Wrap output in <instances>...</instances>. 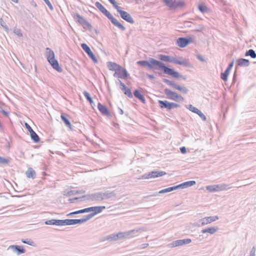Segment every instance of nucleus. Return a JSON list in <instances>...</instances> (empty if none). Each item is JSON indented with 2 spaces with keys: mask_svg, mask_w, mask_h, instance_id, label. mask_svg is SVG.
<instances>
[{
  "mask_svg": "<svg viewBox=\"0 0 256 256\" xmlns=\"http://www.w3.org/2000/svg\"><path fill=\"white\" fill-rule=\"evenodd\" d=\"M137 64L146 67L150 70H162L164 74H168L175 78H182L184 80L186 79V76L180 74L174 69L166 66V64L161 61L155 60L153 58H150L148 60H139L137 62Z\"/></svg>",
  "mask_w": 256,
  "mask_h": 256,
  "instance_id": "1",
  "label": "nucleus"
},
{
  "mask_svg": "<svg viewBox=\"0 0 256 256\" xmlns=\"http://www.w3.org/2000/svg\"><path fill=\"white\" fill-rule=\"evenodd\" d=\"M106 208L105 206H92L90 208H85L84 209L80 210L77 211H75L74 212H70L68 214L67 216H72L74 214H83L85 212H93L90 213L84 216L83 218L82 219H86L84 220V222L87 220L91 219L93 218L95 215L98 214H99L102 212L103 210Z\"/></svg>",
  "mask_w": 256,
  "mask_h": 256,
  "instance_id": "2",
  "label": "nucleus"
},
{
  "mask_svg": "<svg viewBox=\"0 0 256 256\" xmlns=\"http://www.w3.org/2000/svg\"><path fill=\"white\" fill-rule=\"evenodd\" d=\"M95 6L110 20L114 25L117 26L122 31L126 30V28L118 22L100 2H96L95 3Z\"/></svg>",
  "mask_w": 256,
  "mask_h": 256,
  "instance_id": "3",
  "label": "nucleus"
},
{
  "mask_svg": "<svg viewBox=\"0 0 256 256\" xmlns=\"http://www.w3.org/2000/svg\"><path fill=\"white\" fill-rule=\"evenodd\" d=\"M232 187L233 186L231 184H222L206 186V190L210 192H214L218 191L227 190Z\"/></svg>",
  "mask_w": 256,
  "mask_h": 256,
  "instance_id": "4",
  "label": "nucleus"
},
{
  "mask_svg": "<svg viewBox=\"0 0 256 256\" xmlns=\"http://www.w3.org/2000/svg\"><path fill=\"white\" fill-rule=\"evenodd\" d=\"M113 6L116 10L117 12L120 14V17L126 22L133 24L134 21L132 16L126 12L121 10V8L118 6L116 2L112 4Z\"/></svg>",
  "mask_w": 256,
  "mask_h": 256,
  "instance_id": "5",
  "label": "nucleus"
},
{
  "mask_svg": "<svg viewBox=\"0 0 256 256\" xmlns=\"http://www.w3.org/2000/svg\"><path fill=\"white\" fill-rule=\"evenodd\" d=\"M162 81L168 86L172 87L175 90L180 91L182 94H187L189 91L186 87L177 84L174 81L170 80L166 78H164Z\"/></svg>",
  "mask_w": 256,
  "mask_h": 256,
  "instance_id": "6",
  "label": "nucleus"
},
{
  "mask_svg": "<svg viewBox=\"0 0 256 256\" xmlns=\"http://www.w3.org/2000/svg\"><path fill=\"white\" fill-rule=\"evenodd\" d=\"M164 94L167 96V98L171 100L176 102L183 101L184 100V98L182 96L178 94L176 92H172L170 89H164Z\"/></svg>",
  "mask_w": 256,
  "mask_h": 256,
  "instance_id": "7",
  "label": "nucleus"
},
{
  "mask_svg": "<svg viewBox=\"0 0 256 256\" xmlns=\"http://www.w3.org/2000/svg\"><path fill=\"white\" fill-rule=\"evenodd\" d=\"M72 16L74 20L80 24L84 28L90 29L92 28V25L78 13H74Z\"/></svg>",
  "mask_w": 256,
  "mask_h": 256,
  "instance_id": "8",
  "label": "nucleus"
},
{
  "mask_svg": "<svg viewBox=\"0 0 256 256\" xmlns=\"http://www.w3.org/2000/svg\"><path fill=\"white\" fill-rule=\"evenodd\" d=\"M158 103L161 108H166L168 110L180 107L178 104L172 102H169L168 100H158Z\"/></svg>",
  "mask_w": 256,
  "mask_h": 256,
  "instance_id": "9",
  "label": "nucleus"
},
{
  "mask_svg": "<svg viewBox=\"0 0 256 256\" xmlns=\"http://www.w3.org/2000/svg\"><path fill=\"white\" fill-rule=\"evenodd\" d=\"M82 198L86 200L92 201H102L104 200V198L102 197V192L84 195Z\"/></svg>",
  "mask_w": 256,
  "mask_h": 256,
  "instance_id": "10",
  "label": "nucleus"
},
{
  "mask_svg": "<svg viewBox=\"0 0 256 256\" xmlns=\"http://www.w3.org/2000/svg\"><path fill=\"white\" fill-rule=\"evenodd\" d=\"M173 63L188 68H192V64L190 62V61L182 57L178 58L176 56H174Z\"/></svg>",
  "mask_w": 256,
  "mask_h": 256,
  "instance_id": "11",
  "label": "nucleus"
},
{
  "mask_svg": "<svg viewBox=\"0 0 256 256\" xmlns=\"http://www.w3.org/2000/svg\"><path fill=\"white\" fill-rule=\"evenodd\" d=\"M124 239L122 232H119L118 234H112L104 238L102 241L108 240L110 242L116 241Z\"/></svg>",
  "mask_w": 256,
  "mask_h": 256,
  "instance_id": "12",
  "label": "nucleus"
},
{
  "mask_svg": "<svg viewBox=\"0 0 256 256\" xmlns=\"http://www.w3.org/2000/svg\"><path fill=\"white\" fill-rule=\"evenodd\" d=\"M166 174V172L164 171H152L144 174L142 178L147 179L149 178H156L158 176H162Z\"/></svg>",
  "mask_w": 256,
  "mask_h": 256,
  "instance_id": "13",
  "label": "nucleus"
},
{
  "mask_svg": "<svg viewBox=\"0 0 256 256\" xmlns=\"http://www.w3.org/2000/svg\"><path fill=\"white\" fill-rule=\"evenodd\" d=\"M146 230V228L142 227L136 228L126 232H122L124 234V238H128L132 237L138 232H144Z\"/></svg>",
  "mask_w": 256,
  "mask_h": 256,
  "instance_id": "14",
  "label": "nucleus"
},
{
  "mask_svg": "<svg viewBox=\"0 0 256 256\" xmlns=\"http://www.w3.org/2000/svg\"><path fill=\"white\" fill-rule=\"evenodd\" d=\"M192 38H190L180 37L176 40V44L180 48H184L190 42H192Z\"/></svg>",
  "mask_w": 256,
  "mask_h": 256,
  "instance_id": "15",
  "label": "nucleus"
},
{
  "mask_svg": "<svg viewBox=\"0 0 256 256\" xmlns=\"http://www.w3.org/2000/svg\"><path fill=\"white\" fill-rule=\"evenodd\" d=\"M81 47L83 50L87 54L89 58H90L94 63H98V60L96 56L92 52L90 47L86 44H82Z\"/></svg>",
  "mask_w": 256,
  "mask_h": 256,
  "instance_id": "16",
  "label": "nucleus"
},
{
  "mask_svg": "<svg viewBox=\"0 0 256 256\" xmlns=\"http://www.w3.org/2000/svg\"><path fill=\"white\" fill-rule=\"evenodd\" d=\"M218 219V217L216 216L205 217L199 220V222H198L199 224H198V226H204L206 224H210L212 222H214Z\"/></svg>",
  "mask_w": 256,
  "mask_h": 256,
  "instance_id": "17",
  "label": "nucleus"
},
{
  "mask_svg": "<svg viewBox=\"0 0 256 256\" xmlns=\"http://www.w3.org/2000/svg\"><path fill=\"white\" fill-rule=\"evenodd\" d=\"M192 240L190 238L178 240L172 242V243L169 244L168 246L171 248H174L190 244Z\"/></svg>",
  "mask_w": 256,
  "mask_h": 256,
  "instance_id": "18",
  "label": "nucleus"
},
{
  "mask_svg": "<svg viewBox=\"0 0 256 256\" xmlns=\"http://www.w3.org/2000/svg\"><path fill=\"white\" fill-rule=\"evenodd\" d=\"M86 219H66L62 220V226L74 225L84 222Z\"/></svg>",
  "mask_w": 256,
  "mask_h": 256,
  "instance_id": "19",
  "label": "nucleus"
},
{
  "mask_svg": "<svg viewBox=\"0 0 256 256\" xmlns=\"http://www.w3.org/2000/svg\"><path fill=\"white\" fill-rule=\"evenodd\" d=\"M118 82L120 84V88L124 92L125 95L127 96L130 98L133 97V94L131 90L128 88L120 80H118Z\"/></svg>",
  "mask_w": 256,
  "mask_h": 256,
  "instance_id": "20",
  "label": "nucleus"
},
{
  "mask_svg": "<svg viewBox=\"0 0 256 256\" xmlns=\"http://www.w3.org/2000/svg\"><path fill=\"white\" fill-rule=\"evenodd\" d=\"M8 250H12L18 255H20L26 252V250L23 246L18 245H10L8 246Z\"/></svg>",
  "mask_w": 256,
  "mask_h": 256,
  "instance_id": "21",
  "label": "nucleus"
},
{
  "mask_svg": "<svg viewBox=\"0 0 256 256\" xmlns=\"http://www.w3.org/2000/svg\"><path fill=\"white\" fill-rule=\"evenodd\" d=\"M177 189H178L177 186L169 187V188H166L165 189L162 190H160V192H154L153 194H152L150 196H145L144 198H148L150 196H158V194H162L170 192L174 190H176Z\"/></svg>",
  "mask_w": 256,
  "mask_h": 256,
  "instance_id": "22",
  "label": "nucleus"
},
{
  "mask_svg": "<svg viewBox=\"0 0 256 256\" xmlns=\"http://www.w3.org/2000/svg\"><path fill=\"white\" fill-rule=\"evenodd\" d=\"M98 108L102 115L106 116H110V112L108 111L107 107L102 104L101 103L99 102L98 104Z\"/></svg>",
  "mask_w": 256,
  "mask_h": 256,
  "instance_id": "23",
  "label": "nucleus"
},
{
  "mask_svg": "<svg viewBox=\"0 0 256 256\" xmlns=\"http://www.w3.org/2000/svg\"><path fill=\"white\" fill-rule=\"evenodd\" d=\"M106 64L110 70L118 72L120 71V66L115 62H107Z\"/></svg>",
  "mask_w": 256,
  "mask_h": 256,
  "instance_id": "24",
  "label": "nucleus"
},
{
  "mask_svg": "<svg viewBox=\"0 0 256 256\" xmlns=\"http://www.w3.org/2000/svg\"><path fill=\"white\" fill-rule=\"evenodd\" d=\"M134 96L138 99L143 104L146 103V100L142 92L138 89H136L134 92Z\"/></svg>",
  "mask_w": 256,
  "mask_h": 256,
  "instance_id": "25",
  "label": "nucleus"
},
{
  "mask_svg": "<svg viewBox=\"0 0 256 256\" xmlns=\"http://www.w3.org/2000/svg\"><path fill=\"white\" fill-rule=\"evenodd\" d=\"M196 183L194 180H190L188 182H184L182 184L177 185L178 189V188H185L188 187H190L191 186H194Z\"/></svg>",
  "mask_w": 256,
  "mask_h": 256,
  "instance_id": "26",
  "label": "nucleus"
},
{
  "mask_svg": "<svg viewBox=\"0 0 256 256\" xmlns=\"http://www.w3.org/2000/svg\"><path fill=\"white\" fill-rule=\"evenodd\" d=\"M46 224L48 225H56L62 226V220H46L44 222Z\"/></svg>",
  "mask_w": 256,
  "mask_h": 256,
  "instance_id": "27",
  "label": "nucleus"
},
{
  "mask_svg": "<svg viewBox=\"0 0 256 256\" xmlns=\"http://www.w3.org/2000/svg\"><path fill=\"white\" fill-rule=\"evenodd\" d=\"M48 62L54 70H57L58 72H62V69L60 67L58 61L56 59L53 60Z\"/></svg>",
  "mask_w": 256,
  "mask_h": 256,
  "instance_id": "28",
  "label": "nucleus"
},
{
  "mask_svg": "<svg viewBox=\"0 0 256 256\" xmlns=\"http://www.w3.org/2000/svg\"><path fill=\"white\" fill-rule=\"evenodd\" d=\"M158 58L162 61L165 62H174V56H169L164 55V54H159L158 56Z\"/></svg>",
  "mask_w": 256,
  "mask_h": 256,
  "instance_id": "29",
  "label": "nucleus"
},
{
  "mask_svg": "<svg viewBox=\"0 0 256 256\" xmlns=\"http://www.w3.org/2000/svg\"><path fill=\"white\" fill-rule=\"evenodd\" d=\"M102 197L104 198V200L105 199H110L113 197L116 196V194L114 191H106L104 192H102Z\"/></svg>",
  "mask_w": 256,
  "mask_h": 256,
  "instance_id": "30",
  "label": "nucleus"
},
{
  "mask_svg": "<svg viewBox=\"0 0 256 256\" xmlns=\"http://www.w3.org/2000/svg\"><path fill=\"white\" fill-rule=\"evenodd\" d=\"M236 64L240 66L246 67L250 65V62L247 59L239 58L236 60Z\"/></svg>",
  "mask_w": 256,
  "mask_h": 256,
  "instance_id": "31",
  "label": "nucleus"
},
{
  "mask_svg": "<svg viewBox=\"0 0 256 256\" xmlns=\"http://www.w3.org/2000/svg\"><path fill=\"white\" fill-rule=\"evenodd\" d=\"M46 58L48 62H50L55 58L54 52L49 48H46Z\"/></svg>",
  "mask_w": 256,
  "mask_h": 256,
  "instance_id": "32",
  "label": "nucleus"
},
{
  "mask_svg": "<svg viewBox=\"0 0 256 256\" xmlns=\"http://www.w3.org/2000/svg\"><path fill=\"white\" fill-rule=\"evenodd\" d=\"M218 230V227H210L202 230V232L203 234L208 232L211 234H212L216 232Z\"/></svg>",
  "mask_w": 256,
  "mask_h": 256,
  "instance_id": "33",
  "label": "nucleus"
},
{
  "mask_svg": "<svg viewBox=\"0 0 256 256\" xmlns=\"http://www.w3.org/2000/svg\"><path fill=\"white\" fill-rule=\"evenodd\" d=\"M85 192H86L84 190H72L64 194V195L68 196H72L76 195V194H84Z\"/></svg>",
  "mask_w": 256,
  "mask_h": 256,
  "instance_id": "34",
  "label": "nucleus"
},
{
  "mask_svg": "<svg viewBox=\"0 0 256 256\" xmlns=\"http://www.w3.org/2000/svg\"><path fill=\"white\" fill-rule=\"evenodd\" d=\"M118 72H120L121 76H122V78L127 79L130 76L126 69L122 68V66H120V71H118Z\"/></svg>",
  "mask_w": 256,
  "mask_h": 256,
  "instance_id": "35",
  "label": "nucleus"
},
{
  "mask_svg": "<svg viewBox=\"0 0 256 256\" xmlns=\"http://www.w3.org/2000/svg\"><path fill=\"white\" fill-rule=\"evenodd\" d=\"M26 177L28 178H34L36 176L35 171L32 168H29L26 172Z\"/></svg>",
  "mask_w": 256,
  "mask_h": 256,
  "instance_id": "36",
  "label": "nucleus"
},
{
  "mask_svg": "<svg viewBox=\"0 0 256 256\" xmlns=\"http://www.w3.org/2000/svg\"><path fill=\"white\" fill-rule=\"evenodd\" d=\"M30 136L32 140L35 142H38L40 141V138L36 132L33 130L30 133Z\"/></svg>",
  "mask_w": 256,
  "mask_h": 256,
  "instance_id": "37",
  "label": "nucleus"
},
{
  "mask_svg": "<svg viewBox=\"0 0 256 256\" xmlns=\"http://www.w3.org/2000/svg\"><path fill=\"white\" fill-rule=\"evenodd\" d=\"M245 56H250L252 58H256V52L254 50L250 49L246 52Z\"/></svg>",
  "mask_w": 256,
  "mask_h": 256,
  "instance_id": "38",
  "label": "nucleus"
},
{
  "mask_svg": "<svg viewBox=\"0 0 256 256\" xmlns=\"http://www.w3.org/2000/svg\"><path fill=\"white\" fill-rule=\"evenodd\" d=\"M61 118L62 120L64 122L65 124L68 127L70 128L71 129L72 128V124L70 122V120L65 116L62 114H61Z\"/></svg>",
  "mask_w": 256,
  "mask_h": 256,
  "instance_id": "39",
  "label": "nucleus"
},
{
  "mask_svg": "<svg viewBox=\"0 0 256 256\" xmlns=\"http://www.w3.org/2000/svg\"><path fill=\"white\" fill-rule=\"evenodd\" d=\"M165 4L170 9H173L175 0H162Z\"/></svg>",
  "mask_w": 256,
  "mask_h": 256,
  "instance_id": "40",
  "label": "nucleus"
},
{
  "mask_svg": "<svg viewBox=\"0 0 256 256\" xmlns=\"http://www.w3.org/2000/svg\"><path fill=\"white\" fill-rule=\"evenodd\" d=\"M230 70L226 69L224 72H222L220 74V78L224 81H226L228 80V76L229 74Z\"/></svg>",
  "mask_w": 256,
  "mask_h": 256,
  "instance_id": "41",
  "label": "nucleus"
},
{
  "mask_svg": "<svg viewBox=\"0 0 256 256\" xmlns=\"http://www.w3.org/2000/svg\"><path fill=\"white\" fill-rule=\"evenodd\" d=\"M22 242L24 244H28L30 246H35L34 242L30 239L27 238L26 240L22 239Z\"/></svg>",
  "mask_w": 256,
  "mask_h": 256,
  "instance_id": "42",
  "label": "nucleus"
},
{
  "mask_svg": "<svg viewBox=\"0 0 256 256\" xmlns=\"http://www.w3.org/2000/svg\"><path fill=\"white\" fill-rule=\"evenodd\" d=\"M184 5V3L182 1L179 2H174V6L173 7V9L176 8L180 7H182Z\"/></svg>",
  "mask_w": 256,
  "mask_h": 256,
  "instance_id": "43",
  "label": "nucleus"
},
{
  "mask_svg": "<svg viewBox=\"0 0 256 256\" xmlns=\"http://www.w3.org/2000/svg\"><path fill=\"white\" fill-rule=\"evenodd\" d=\"M83 94L88 102H92V98H91L90 94L88 92L84 91Z\"/></svg>",
  "mask_w": 256,
  "mask_h": 256,
  "instance_id": "44",
  "label": "nucleus"
},
{
  "mask_svg": "<svg viewBox=\"0 0 256 256\" xmlns=\"http://www.w3.org/2000/svg\"><path fill=\"white\" fill-rule=\"evenodd\" d=\"M10 162V160L2 156H0V164H8Z\"/></svg>",
  "mask_w": 256,
  "mask_h": 256,
  "instance_id": "45",
  "label": "nucleus"
},
{
  "mask_svg": "<svg viewBox=\"0 0 256 256\" xmlns=\"http://www.w3.org/2000/svg\"><path fill=\"white\" fill-rule=\"evenodd\" d=\"M198 8L199 10L202 13H204L207 11V8L203 4H200Z\"/></svg>",
  "mask_w": 256,
  "mask_h": 256,
  "instance_id": "46",
  "label": "nucleus"
},
{
  "mask_svg": "<svg viewBox=\"0 0 256 256\" xmlns=\"http://www.w3.org/2000/svg\"><path fill=\"white\" fill-rule=\"evenodd\" d=\"M196 114H198L199 116L201 118V119L202 120L206 121V116L200 110L198 111Z\"/></svg>",
  "mask_w": 256,
  "mask_h": 256,
  "instance_id": "47",
  "label": "nucleus"
},
{
  "mask_svg": "<svg viewBox=\"0 0 256 256\" xmlns=\"http://www.w3.org/2000/svg\"><path fill=\"white\" fill-rule=\"evenodd\" d=\"M14 32L19 37L22 36V34L19 28H15L14 30Z\"/></svg>",
  "mask_w": 256,
  "mask_h": 256,
  "instance_id": "48",
  "label": "nucleus"
},
{
  "mask_svg": "<svg viewBox=\"0 0 256 256\" xmlns=\"http://www.w3.org/2000/svg\"><path fill=\"white\" fill-rule=\"evenodd\" d=\"M44 0L46 4L49 7V8L50 10H53L52 6L51 4V3L49 0Z\"/></svg>",
  "mask_w": 256,
  "mask_h": 256,
  "instance_id": "49",
  "label": "nucleus"
},
{
  "mask_svg": "<svg viewBox=\"0 0 256 256\" xmlns=\"http://www.w3.org/2000/svg\"><path fill=\"white\" fill-rule=\"evenodd\" d=\"M113 76L114 77L120 78H122V76H121L120 72H118V71H115V72Z\"/></svg>",
  "mask_w": 256,
  "mask_h": 256,
  "instance_id": "50",
  "label": "nucleus"
},
{
  "mask_svg": "<svg viewBox=\"0 0 256 256\" xmlns=\"http://www.w3.org/2000/svg\"><path fill=\"white\" fill-rule=\"evenodd\" d=\"M25 126L27 128L30 133L32 131L34 130L32 128H31V126L27 123H25Z\"/></svg>",
  "mask_w": 256,
  "mask_h": 256,
  "instance_id": "51",
  "label": "nucleus"
},
{
  "mask_svg": "<svg viewBox=\"0 0 256 256\" xmlns=\"http://www.w3.org/2000/svg\"><path fill=\"white\" fill-rule=\"evenodd\" d=\"M80 198H83L82 197H80V198L76 197V198H70L68 200V201L70 202H71V203H74V202L76 200H78V199H80Z\"/></svg>",
  "mask_w": 256,
  "mask_h": 256,
  "instance_id": "52",
  "label": "nucleus"
},
{
  "mask_svg": "<svg viewBox=\"0 0 256 256\" xmlns=\"http://www.w3.org/2000/svg\"><path fill=\"white\" fill-rule=\"evenodd\" d=\"M196 57L200 61L202 62H204L206 61L202 56L200 54L197 55Z\"/></svg>",
  "mask_w": 256,
  "mask_h": 256,
  "instance_id": "53",
  "label": "nucleus"
},
{
  "mask_svg": "<svg viewBox=\"0 0 256 256\" xmlns=\"http://www.w3.org/2000/svg\"><path fill=\"white\" fill-rule=\"evenodd\" d=\"M180 152L183 154H186V148L184 146L181 147L180 148Z\"/></svg>",
  "mask_w": 256,
  "mask_h": 256,
  "instance_id": "54",
  "label": "nucleus"
},
{
  "mask_svg": "<svg viewBox=\"0 0 256 256\" xmlns=\"http://www.w3.org/2000/svg\"><path fill=\"white\" fill-rule=\"evenodd\" d=\"M148 244H142L139 248V249H144L147 248L148 246Z\"/></svg>",
  "mask_w": 256,
  "mask_h": 256,
  "instance_id": "55",
  "label": "nucleus"
},
{
  "mask_svg": "<svg viewBox=\"0 0 256 256\" xmlns=\"http://www.w3.org/2000/svg\"><path fill=\"white\" fill-rule=\"evenodd\" d=\"M233 64H234V62H230L229 64H228V68H226L229 70H230L232 69V67L233 66Z\"/></svg>",
  "mask_w": 256,
  "mask_h": 256,
  "instance_id": "56",
  "label": "nucleus"
},
{
  "mask_svg": "<svg viewBox=\"0 0 256 256\" xmlns=\"http://www.w3.org/2000/svg\"><path fill=\"white\" fill-rule=\"evenodd\" d=\"M1 112H2V114L4 115L5 116H8L9 114V113L8 112H6L2 109V110H1Z\"/></svg>",
  "mask_w": 256,
  "mask_h": 256,
  "instance_id": "57",
  "label": "nucleus"
},
{
  "mask_svg": "<svg viewBox=\"0 0 256 256\" xmlns=\"http://www.w3.org/2000/svg\"><path fill=\"white\" fill-rule=\"evenodd\" d=\"M198 110H199L198 108L194 106V108H192V112L196 114Z\"/></svg>",
  "mask_w": 256,
  "mask_h": 256,
  "instance_id": "58",
  "label": "nucleus"
},
{
  "mask_svg": "<svg viewBox=\"0 0 256 256\" xmlns=\"http://www.w3.org/2000/svg\"><path fill=\"white\" fill-rule=\"evenodd\" d=\"M186 108L192 111V108H194V106L192 104H189L188 106H186Z\"/></svg>",
  "mask_w": 256,
  "mask_h": 256,
  "instance_id": "59",
  "label": "nucleus"
},
{
  "mask_svg": "<svg viewBox=\"0 0 256 256\" xmlns=\"http://www.w3.org/2000/svg\"><path fill=\"white\" fill-rule=\"evenodd\" d=\"M148 78L150 80H153V79L155 78V77L152 74H148Z\"/></svg>",
  "mask_w": 256,
  "mask_h": 256,
  "instance_id": "60",
  "label": "nucleus"
},
{
  "mask_svg": "<svg viewBox=\"0 0 256 256\" xmlns=\"http://www.w3.org/2000/svg\"><path fill=\"white\" fill-rule=\"evenodd\" d=\"M190 23L191 22L189 21H186L184 22L185 25L186 26H190L189 25V24H190Z\"/></svg>",
  "mask_w": 256,
  "mask_h": 256,
  "instance_id": "61",
  "label": "nucleus"
},
{
  "mask_svg": "<svg viewBox=\"0 0 256 256\" xmlns=\"http://www.w3.org/2000/svg\"><path fill=\"white\" fill-rule=\"evenodd\" d=\"M108 1L112 4H114V3L116 2L115 0H108Z\"/></svg>",
  "mask_w": 256,
  "mask_h": 256,
  "instance_id": "62",
  "label": "nucleus"
},
{
  "mask_svg": "<svg viewBox=\"0 0 256 256\" xmlns=\"http://www.w3.org/2000/svg\"><path fill=\"white\" fill-rule=\"evenodd\" d=\"M31 4L34 6V7H36L37 6L36 3L34 2V1H32L31 2Z\"/></svg>",
  "mask_w": 256,
  "mask_h": 256,
  "instance_id": "63",
  "label": "nucleus"
},
{
  "mask_svg": "<svg viewBox=\"0 0 256 256\" xmlns=\"http://www.w3.org/2000/svg\"><path fill=\"white\" fill-rule=\"evenodd\" d=\"M120 114H124V112L121 108H120Z\"/></svg>",
  "mask_w": 256,
  "mask_h": 256,
  "instance_id": "64",
  "label": "nucleus"
}]
</instances>
